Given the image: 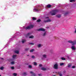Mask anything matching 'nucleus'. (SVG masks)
Returning <instances> with one entry per match:
<instances>
[{
  "label": "nucleus",
  "instance_id": "1",
  "mask_svg": "<svg viewBox=\"0 0 76 76\" xmlns=\"http://www.w3.org/2000/svg\"><path fill=\"white\" fill-rule=\"evenodd\" d=\"M57 12V10H53L50 12V14L52 15V16H53L54 15H55L56 14V13Z\"/></svg>",
  "mask_w": 76,
  "mask_h": 76
},
{
  "label": "nucleus",
  "instance_id": "2",
  "mask_svg": "<svg viewBox=\"0 0 76 76\" xmlns=\"http://www.w3.org/2000/svg\"><path fill=\"white\" fill-rule=\"evenodd\" d=\"M40 10V7H36L33 9V12H38Z\"/></svg>",
  "mask_w": 76,
  "mask_h": 76
},
{
  "label": "nucleus",
  "instance_id": "3",
  "mask_svg": "<svg viewBox=\"0 0 76 76\" xmlns=\"http://www.w3.org/2000/svg\"><path fill=\"white\" fill-rule=\"evenodd\" d=\"M68 42L72 44V45H75L76 44V40L75 41H68Z\"/></svg>",
  "mask_w": 76,
  "mask_h": 76
},
{
  "label": "nucleus",
  "instance_id": "4",
  "mask_svg": "<svg viewBox=\"0 0 76 76\" xmlns=\"http://www.w3.org/2000/svg\"><path fill=\"white\" fill-rule=\"evenodd\" d=\"M34 27V26L32 25H30V26H28L27 27L25 28V29H31V28H33Z\"/></svg>",
  "mask_w": 76,
  "mask_h": 76
},
{
  "label": "nucleus",
  "instance_id": "5",
  "mask_svg": "<svg viewBox=\"0 0 76 76\" xmlns=\"http://www.w3.org/2000/svg\"><path fill=\"white\" fill-rule=\"evenodd\" d=\"M58 65L57 63H56L54 65L53 68L55 69H58Z\"/></svg>",
  "mask_w": 76,
  "mask_h": 76
},
{
  "label": "nucleus",
  "instance_id": "6",
  "mask_svg": "<svg viewBox=\"0 0 76 76\" xmlns=\"http://www.w3.org/2000/svg\"><path fill=\"white\" fill-rule=\"evenodd\" d=\"M51 22V20L49 19H48L46 20H44V22L46 23L47 22Z\"/></svg>",
  "mask_w": 76,
  "mask_h": 76
},
{
  "label": "nucleus",
  "instance_id": "7",
  "mask_svg": "<svg viewBox=\"0 0 76 76\" xmlns=\"http://www.w3.org/2000/svg\"><path fill=\"white\" fill-rule=\"evenodd\" d=\"M45 30L43 28H40L38 30V31H45Z\"/></svg>",
  "mask_w": 76,
  "mask_h": 76
},
{
  "label": "nucleus",
  "instance_id": "8",
  "mask_svg": "<svg viewBox=\"0 0 76 76\" xmlns=\"http://www.w3.org/2000/svg\"><path fill=\"white\" fill-rule=\"evenodd\" d=\"M71 47L73 50H74L76 49V47L75 46H71Z\"/></svg>",
  "mask_w": 76,
  "mask_h": 76
},
{
  "label": "nucleus",
  "instance_id": "9",
  "mask_svg": "<svg viewBox=\"0 0 76 76\" xmlns=\"http://www.w3.org/2000/svg\"><path fill=\"white\" fill-rule=\"evenodd\" d=\"M47 69L46 68H45L44 67H43L41 68V69L42 70L45 71V70H47Z\"/></svg>",
  "mask_w": 76,
  "mask_h": 76
},
{
  "label": "nucleus",
  "instance_id": "10",
  "mask_svg": "<svg viewBox=\"0 0 76 76\" xmlns=\"http://www.w3.org/2000/svg\"><path fill=\"white\" fill-rule=\"evenodd\" d=\"M37 47L40 48L42 47V45L41 44H38L37 45Z\"/></svg>",
  "mask_w": 76,
  "mask_h": 76
},
{
  "label": "nucleus",
  "instance_id": "11",
  "mask_svg": "<svg viewBox=\"0 0 76 76\" xmlns=\"http://www.w3.org/2000/svg\"><path fill=\"white\" fill-rule=\"evenodd\" d=\"M47 55H46V54H44L42 55L43 57V58H47Z\"/></svg>",
  "mask_w": 76,
  "mask_h": 76
},
{
  "label": "nucleus",
  "instance_id": "12",
  "mask_svg": "<svg viewBox=\"0 0 76 76\" xmlns=\"http://www.w3.org/2000/svg\"><path fill=\"white\" fill-rule=\"evenodd\" d=\"M31 35V33H28L26 35V37H29Z\"/></svg>",
  "mask_w": 76,
  "mask_h": 76
},
{
  "label": "nucleus",
  "instance_id": "13",
  "mask_svg": "<svg viewBox=\"0 0 76 76\" xmlns=\"http://www.w3.org/2000/svg\"><path fill=\"white\" fill-rule=\"evenodd\" d=\"M51 6H51V5H50V4H48L47 5V7H48V8H50V7H51Z\"/></svg>",
  "mask_w": 76,
  "mask_h": 76
},
{
  "label": "nucleus",
  "instance_id": "14",
  "mask_svg": "<svg viewBox=\"0 0 76 76\" xmlns=\"http://www.w3.org/2000/svg\"><path fill=\"white\" fill-rule=\"evenodd\" d=\"M15 53H16L17 54H19V51L16 50L15 51Z\"/></svg>",
  "mask_w": 76,
  "mask_h": 76
},
{
  "label": "nucleus",
  "instance_id": "15",
  "mask_svg": "<svg viewBox=\"0 0 76 76\" xmlns=\"http://www.w3.org/2000/svg\"><path fill=\"white\" fill-rule=\"evenodd\" d=\"M26 40L25 39H23L22 40V42L23 43H23H24V42H26Z\"/></svg>",
  "mask_w": 76,
  "mask_h": 76
},
{
  "label": "nucleus",
  "instance_id": "16",
  "mask_svg": "<svg viewBox=\"0 0 76 76\" xmlns=\"http://www.w3.org/2000/svg\"><path fill=\"white\" fill-rule=\"evenodd\" d=\"M58 74L59 75V76H63V75H62V74H61V73H60V72H58Z\"/></svg>",
  "mask_w": 76,
  "mask_h": 76
},
{
  "label": "nucleus",
  "instance_id": "17",
  "mask_svg": "<svg viewBox=\"0 0 76 76\" xmlns=\"http://www.w3.org/2000/svg\"><path fill=\"white\" fill-rule=\"evenodd\" d=\"M29 38H34V37L33 36H31L29 37Z\"/></svg>",
  "mask_w": 76,
  "mask_h": 76
},
{
  "label": "nucleus",
  "instance_id": "18",
  "mask_svg": "<svg viewBox=\"0 0 76 76\" xmlns=\"http://www.w3.org/2000/svg\"><path fill=\"white\" fill-rule=\"evenodd\" d=\"M16 55H14L12 56V58H16Z\"/></svg>",
  "mask_w": 76,
  "mask_h": 76
},
{
  "label": "nucleus",
  "instance_id": "19",
  "mask_svg": "<svg viewBox=\"0 0 76 76\" xmlns=\"http://www.w3.org/2000/svg\"><path fill=\"white\" fill-rule=\"evenodd\" d=\"M15 63V61H12L11 62V64H14Z\"/></svg>",
  "mask_w": 76,
  "mask_h": 76
},
{
  "label": "nucleus",
  "instance_id": "20",
  "mask_svg": "<svg viewBox=\"0 0 76 76\" xmlns=\"http://www.w3.org/2000/svg\"><path fill=\"white\" fill-rule=\"evenodd\" d=\"M56 17H57V18H60V17H61V15H56Z\"/></svg>",
  "mask_w": 76,
  "mask_h": 76
},
{
  "label": "nucleus",
  "instance_id": "21",
  "mask_svg": "<svg viewBox=\"0 0 76 76\" xmlns=\"http://www.w3.org/2000/svg\"><path fill=\"white\" fill-rule=\"evenodd\" d=\"M71 66H72V65L71 64H68V67H71Z\"/></svg>",
  "mask_w": 76,
  "mask_h": 76
},
{
  "label": "nucleus",
  "instance_id": "22",
  "mask_svg": "<svg viewBox=\"0 0 76 76\" xmlns=\"http://www.w3.org/2000/svg\"><path fill=\"white\" fill-rule=\"evenodd\" d=\"M64 63H60V66H63L64 65Z\"/></svg>",
  "mask_w": 76,
  "mask_h": 76
},
{
  "label": "nucleus",
  "instance_id": "23",
  "mask_svg": "<svg viewBox=\"0 0 76 76\" xmlns=\"http://www.w3.org/2000/svg\"><path fill=\"white\" fill-rule=\"evenodd\" d=\"M23 75L24 76H26L27 75V73L26 72H24L23 73Z\"/></svg>",
  "mask_w": 76,
  "mask_h": 76
},
{
  "label": "nucleus",
  "instance_id": "24",
  "mask_svg": "<svg viewBox=\"0 0 76 76\" xmlns=\"http://www.w3.org/2000/svg\"><path fill=\"white\" fill-rule=\"evenodd\" d=\"M11 69L12 70H14V69H15V67L14 66H12L11 67Z\"/></svg>",
  "mask_w": 76,
  "mask_h": 76
},
{
  "label": "nucleus",
  "instance_id": "25",
  "mask_svg": "<svg viewBox=\"0 0 76 76\" xmlns=\"http://www.w3.org/2000/svg\"><path fill=\"white\" fill-rule=\"evenodd\" d=\"M0 69L1 70H3V69H4V67L3 66H2L0 68Z\"/></svg>",
  "mask_w": 76,
  "mask_h": 76
},
{
  "label": "nucleus",
  "instance_id": "26",
  "mask_svg": "<svg viewBox=\"0 0 76 76\" xmlns=\"http://www.w3.org/2000/svg\"><path fill=\"white\" fill-rule=\"evenodd\" d=\"M46 35V32H45L43 34V36H45Z\"/></svg>",
  "mask_w": 76,
  "mask_h": 76
},
{
  "label": "nucleus",
  "instance_id": "27",
  "mask_svg": "<svg viewBox=\"0 0 76 76\" xmlns=\"http://www.w3.org/2000/svg\"><path fill=\"white\" fill-rule=\"evenodd\" d=\"M29 50V48H27L25 49V51H28V50Z\"/></svg>",
  "mask_w": 76,
  "mask_h": 76
},
{
  "label": "nucleus",
  "instance_id": "28",
  "mask_svg": "<svg viewBox=\"0 0 76 76\" xmlns=\"http://www.w3.org/2000/svg\"><path fill=\"white\" fill-rule=\"evenodd\" d=\"M75 0H70V2H72V1H75Z\"/></svg>",
  "mask_w": 76,
  "mask_h": 76
},
{
  "label": "nucleus",
  "instance_id": "29",
  "mask_svg": "<svg viewBox=\"0 0 76 76\" xmlns=\"http://www.w3.org/2000/svg\"><path fill=\"white\" fill-rule=\"evenodd\" d=\"M34 51V49H32L30 50V52H33Z\"/></svg>",
  "mask_w": 76,
  "mask_h": 76
},
{
  "label": "nucleus",
  "instance_id": "30",
  "mask_svg": "<svg viewBox=\"0 0 76 76\" xmlns=\"http://www.w3.org/2000/svg\"><path fill=\"white\" fill-rule=\"evenodd\" d=\"M32 19L33 20H36V19H36L35 18L33 17L32 18Z\"/></svg>",
  "mask_w": 76,
  "mask_h": 76
},
{
  "label": "nucleus",
  "instance_id": "31",
  "mask_svg": "<svg viewBox=\"0 0 76 76\" xmlns=\"http://www.w3.org/2000/svg\"><path fill=\"white\" fill-rule=\"evenodd\" d=\"M31 58H35V56H32Z\"/></svg>",
  "mask_w": 76,
  "mask_h": 76
},
{
  "label": "nucleus",
  "instance_id": "32",
  "mask_svg": "<svg viewBox=\"0 0 76 76\" xmlns=\"http://www.w3.org/2000/svg\"><path fill=\"white\" fill-rule=\"evenodd\" d=\"M13 75L14 76H17V74L14 73L13 74Z\"/></svg>",
  "mask_w": 76,
  "mask_h": 76
},
{
  "label": "nucleus",
  "instance_id": "33",
  "mask_svg": "<svg viewBox=\"0 0 76 76\" xmlns=\"http://www.w3.org/2000/svg\"><path fill=\"white\" fill-rule=\"evenodd\" d=\"M75 31H74V33L75 34H76V28H75Z\"/></svg>",
  "mask_w": 76,
  "mask_h": 76
},
{
  "label": "nucleus",
  "instance_id": "34",
  "mask_svg": "<svg viewBox=\"0 0 76 76\" xmlns=\"http://www.w3.org/2000/svg\"><path fill=\"white\" fill-rule=\"evenodd\" d=\"M29 44H30V45H34V43H29Z\"/></svg>",
  "mask_w": 76,
  "mask_h": 76
},
{
  "label": "nucleus",
  "instance_id": "35",
  "mask_svg": "<svg viewBox=\"0 0 76 76\" xmlns=\"http://www.w3.org/2000/svg\"><path fill=\"white\" fill-rule=\"evenodd\" d=\"M28 67H29V68H32V66H31V65H29V66H28Z\"/></svg>",
  "mask_w": 76,
  "mask_h": 76
},
{
  "label": "nucleus",
  "instance_id": "36",
  "mask_svg": "<svg viewBox=\"0 0 76 76\" xmlns=\"http://www.w3.org/2000/svg\"><path fill=\"white\" fill-rule=\"evenodd\" d=\"M72 69H74V68H76V67H75V66H72Z\"/></svg>",
  "mask_w": 76,
  "mask_h": 76
},
{
  "label": "nucleus",
  "instance_id": "37",
  "mask_svg": "<svg viewBox=\"0 0 76 76\" xmlns=\"http://www.w3.org/2000/svg\"><path fill=\"white\" fill-rule=\"evenodd\" d=\"M40 21H41V20L39 19V20H38L37 21V22H40Z\"/></svg>",
  "mask_w": 76,
  "mask_h": 76
},
{
  "label": "nucleus",
  "instance_id": "38",
  "mask_svg": "<svg viewBox=\"0 0 76 76\" xmlns=\"http://www.w3.org/2000/svg\"><path fill=\"white\" fill-rule=\"evenodd\" d=\"M34 65L35 66H37V63L36 62H34Z\"/></svg>",
  "mask_w": 76,
  "mask_h": 76
},
{
  "label": "nucleus",
  "instance_id": "39",
  "mask_svg": "<svg viewBox=\"0 0 76 76\" xmlns=\"http://www.w3.org/2000/svg\"><path fill=\"white\" fill-rule=\"evenodd\" d=\"M42 64H39V67H42Z\"/></svg>",
  "mask_w": 76,
  "mask_h": 76
},
{
  "label": "nucleus",
  "instance_id": "40",
  "mask_svg": "<svg viewBox=\"0 0 76 76\" xmlns=\"http://www.w3.org/2000/svg\"><path fill=\"white\" fill-rule=\"evenodd\" d=\"M62 60H65V58H61Z\"/></svg>",
  "mask_w": 76,
  "mask_h": 76
},
{
  "label": "nucleus",
  "instance_id": "41",
  "mask_svg": "<svg viewBox=\"0 0 76 76\" xmlns=\"http://www.w3.org/2000/svg\"><path fill=\"white\" fill-rule=\"evenodd\" d=\"M30 73H31V74H33V72H30Z\"/></svg>",
  "mask_w": 76,
  "mask_h": 76
},
{
  "label": "nucleus",
  "instance_id": "42",
  "mask_svg": "<svg viewBox=\"0 0 76 76\" xmlns=\"http://www.w3.org/2000/svg\"><path fill=\"white\" fill-rule=\"evenodd\" d=\"M48 18H49V17H48L45 18V19H48Z\"/></svg>",
  "mask_w": 76,
  "mask_h": 76
},
{
  "label": "nucleus",
  "instance_id": "43",
  "mask_svg": "<svg viewBox=\"0 0 76 76\" xmlns=\"http://www.w3.org/2000/svg\"><path fill=\"white\" fill-rule=\"evenodd\" d=\"M33 76H36V75H35V74H33Z\"/></svg>",
  "mask_w": 76,
  "mask_h": 76
},
{
  "label": "nucleus",
  "instance_id": "44",
  "mask_svg": "<svg viewBox=\"0 0 76 76\" xmlns=\"http://www.w3.org/2000/svg\"><path fill=\"white\" fill-rule=\"evenodd\" d=\"M38 75H39V76H41V75L40 74H39Z\"/></svg>",
  "mask_w": 76,
  "mask_h": 76
},
{
  "label": "nucleus",
  "instance_id": "45",
  "mask_svg": "<svg viewBox=\"0 0 76 76\" xmlns=\"http://www.w3.org/2000/svg\"><path fill=\"white\" fill-rule=\"evenodd\" d=\"M1 59H2V60H3V58H1Z\"/></svg>",
  "mask_w": 76,
  "mask_h": 76
},
{
  "label": "nucleus",
  "instance_id": "46",
  "mask_svg": "<svg viewBox=\"0 0 76 76\" xmlns=\"http://www.w3.org/2000/svg\"><path fill=\"white\" fill-rule=\"evenodd\" d=\"M27 56H29V55H27Z\"/></svg>",
  "mask_w": 76,
  "mask_h": 76
},
{
  "label": "nucleus",
  "instance_id": "47",
  "mask_svg": "<svg viewBox=\"0 0 76 76\" xmlns=\"http://www.w3.org/2000/svg\"><path fill=\"white\" fill-rule=\"evenodd\" d=\"M68 58H69V57H68Z\"/></svg>",
  "mask_w": 76,
  "mask_h": 76
},
{
  "label": "nucleus",
  "instance_id": "48",
  "mask_svg": "<svg viewBox=\"0 0 76 76\" xmlns=\"http://www.w3.org/2000/svg\"><path fill=\"white\" fill-rule=\"evenodd\" d=\"M53 76H56V75H53Z\"/></svg>",
  "mask_w": 76,
  "mask_h": 76
},
{
  "label": "nucleus",
  "instance_id": "49",
  "mask_svg": "<svg viewBox=\"0 0 76 76\" xmlns=\"http://www.w3.org/2000/svg\"><path fill=\"white\" fill-rule=\"evenodd\" d=\"M0 76H1V75H0Z\"/></svg>",
  "mask_w": 76,
  "mask_h": 76
}]
</instances>
